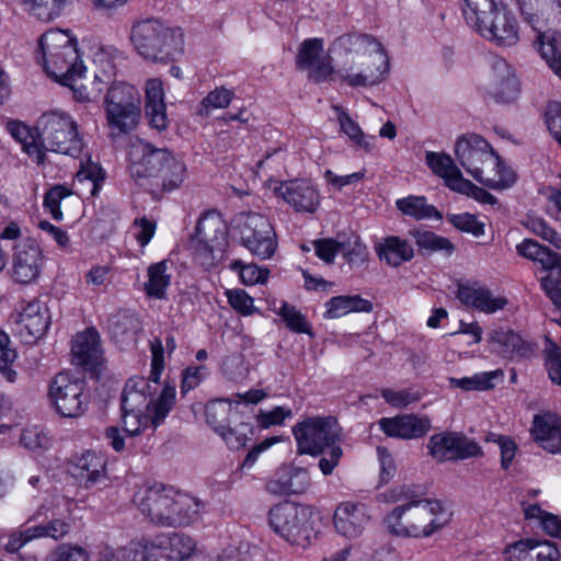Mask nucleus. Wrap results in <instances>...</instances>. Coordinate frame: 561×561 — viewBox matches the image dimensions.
<instances>
[{"instance_id": "f257e3e1", "label": "nucleus", "mask_w": 561, "mask_h": 561, "mask_svg": "<svg viewBox=\"0 0 561 561\" xmlns=\"http://www.w3.org/2000/svg\"><path fill=\"white\" fill-rule=\"evenodd\" d=\"M163 368V344L160 340L156 339L151 342V370L149 378H129L122 392V422L124 431L128 435H139L150 425L156 428L172 410L175 403L174 386H164L158 398L156 400L152 398Z\"/></svg>"}, {"instance_id": "f03ea898", "label": "nucleus", "mask_w": 561, "mask_h": 561, "mask_svg": "<svg viewBox=\"0 0 561 561\" xmlns=\"http://www.w3.org/2000/svg\"><path fill=\"white\" fill-rule=\"evenodd\" d=\"M424 489L416 484L397 485L383 494L391 503H401L383 518L387 531L401 538H427L445 527L450 513L437 500L423 499Z\"/></svg>"}, {"instance_id": "7ed1b4c3", "label": "nucleus", "mask_w": 561, "mask_h": 561, "mask_svg": "<svg viewBox=\"0 0 561 561\" xmlns=\"http://www.w3.org/2000/svg\"><path fill=\"white\" fill-rule=\"evenodd\" d=\"M331 51L344 58L335 75L352 88L378 84L388 71V58L381 44L368 34H344Z\"/></svg>"}, {"instance_id": "20e7f679", "label": "nucleus", "mask_w": 561, "mask_h": 561, "mask_svg": "<svg viewBox=\"0 0 561 561\" xmlns=\"http://www.w3.org/2000/svg\"><path fill=\"white\" fill-rule=\"evenodd\" d=\"M38 46L46 73L68 87L77 101L92 102L99 98L103 89L98 87L88 91L83 83L87 68L80 59L76 41L67 33L48 31L41 36Z\"/></svg>"}, {"instance_id": "39448f33", "label": "nucleus", "mask_w": 561, "mask_h": 561, "mask_svg": "<svg viewBox=\"0 0 561 561\" xmlns=\"http://www.w3.org/2000/svg\"><path fill=\"white\" fill-rule=\"evenodd\" d=\"M297 443V453L322 457L319 469L324 476H330L339 466L343 456L341 447V427L333 416H309L293 427Z\"/></svg>"}, {"instance_id": "423d86ee", "label": "nucleus", "mask_w": 561, "mask_h": 561, "mask_svg": "<svg viewBox=\"0 0 561 561\" xmlns=\"http://www.w3.org/2000/svg\"><path fill=\"white\" fill-rule=\"evenodd\" d=\"M455 154L465 170L481 183L493 188H504L515 182V174L504 170L500 157L489 142L477 134L459 137L455 145Z\"/></svg>"}, {"instance_id": "0eeeda50", "label": "nucleus", "mask_w": 561, "mask_h": 561, "mask_svg": "<svg viewBox=\"0 0 561 561\" xmlns=\"http://www.w3.org/2000/svg\"><path fill=\"white\" fill-rule=\"evenodd\" d=\"M271 529L291 546L307 548L317 539L318 518L313 511L305 505L283 502L268 511Z\"/></svg>"}, {"instance_id": "6e6552de", "label": "nucleus", "mask_w": 561, "mask_h": 561, "mask_svg": "<svg viewBox=\"0 0 561 561\" xmlns=\"http://www.w3.org/2000/svg\"><path fill=\"white\" fill-rule=\"evenodd\" d=\"M130 41L139 55L153 62L173 60L183 50L182 35L156 19L135 23Z\"/></svg>"}, {"instance_id": "1a4fd4ad", "label": "nucleus", "mask_w": 561, "mask_h": 561, "mask_svg": "<svg viewBox=\"0 0 561 561\" xmlns=\"http://www.w3.org/2000/svg\"><path fill=\"white\" fill-rule=\"evenodd\" d=\"M227 227L219 213H204L191 236L188 248L195 260L205 268H210L221 259L226 245Z\"/></svg>"}, {"instance_id": "9d476101", "label": "nucleus", "mask_w": 561, "mask_h": 561, "mask_svg": "<svg viewBox=\"0 0 561 561\" xmlns=\"http://www.w3.org/2000/svg\"><path fill=\"white\" fill-rule=\"evenodd\" d=\"M43 151L50 150L57 153L79 157L84 144L78 133V125L66 113L49 112L43 114L38 121Z\"/></svg>"}, {"instance_id": "9b49d317", "label": "nucleus", "mask_w": 561, "mask_h": 561, "mask_svg": "<svg viewBox=\"0 0 561 561\" xmlns=\"http://www.w3.org/2000/svg\"><path fill=\"white\" fill-rule=\"evenodd\" d=\"M234 222L242 245L253 255L262 260L273 256L277 248V239L266 216L255 211L240 213Z\"/></svg>"}, {"instance_id": "f8f14e48", "label": "nucleus", "mask_w": 561, "mask_h": 561, "mask_svg": "<svg viewBox=\"0 0 561 561\" xmlns=\"http://www.w3.org/2000/svg\"><path fill=\"white\" fill-rule=\"evenodd\" d=\"M84 381L64 371L57 374L49 385V398L56 411L65 417H78L85 408Z\"/></svg>"}, {"instance_id": "ddd939ff", "label": "nucleus", "mask_w": 561, "mask_h": 561, "mask_svg": "<svg viewBox=\"0 0 561 561\" xmlns=\"http://www.w3.org/2000/svg\"><path fill=\"white\" fill-rule=\"evenodd\" d=\"M170 154L171 151L167 148H156L142 140L134 142L128 153L131 178L138 185L150 190Z\"/></svg>"}, {"instance_id": "4468645a", "label": "nucleus", "mask_w": 561, "mask_h": 561, "mask_svg": "<svg viewBox=\"0 0 561 561\" xmlns=\"http://www.w3.org/2000/svg\"><path fill=\"white\" fill-rule=\"evenodd\" d=\"M11 319L15 324L16 333L26 344H32L42 337L50 324L48 308L38 299L21 302Z\"/></svg>"}, {"instance_id": "2eb2a0df", "label": "nucleus", "mask_w": 561, "mask_h": 561, "mask_svg": "<svg viewBox=\"0 0 561 561\" xmlns=\"http://www.w3.org/2000/svg\"><path fill=\"white\" fill-rule=\"evenodd\" d=\"M174 489L162 484L140 488L134 495V503L144 515L160 526H170Z\"/></svg>"}, {"instance_id": "dca6fc26", "label": "nucleus", "mask_w": 561, "mask_h": 561, "mask_svg": "<svg viewBox=\"0 0 561 561\" xmlns=\"http://www.w3.org/2000/svg\"><path fill=\"white\" fill-rule=\"evenodd\" d=\"M427 447L430 455L439 462L462 460L482 454L474 440L457 433L433 435Z\"/></svg>"}, {"instance_id": "f3484780", "label": "nucleus", "mask_w": 561, "mask_h": 561, "mask_svg": "<svg viewBox=\"0 0 561 561\" xmlns=\"http://www.w3.org/2000/svg\"><path fill=\"white\" fill-rule=\"evenodd\" d=\"M473 28L499 46H513L518 42V23L502 3Z\"/></svg>"}, {"instance_id": "a211bd4d", "label": "nucleus", "mask_w": 561, "mask_h": 561, "mask_svg": "<svg viewBox=\"0 0 561 561\" xmlns=\"http://www.w3.org/2000/svg\"><path fill=\"white\" fill-rule=\"evenodd\" d=\"M147 553L157 561L158 556L170 560L182 561L188 559L195 551V541L184 534H158L142 538Z\"/></svg>"}, {"instance_id": "6ab92c4d", "label": "nucleus", "mask_w": 561, "mask_h": 561, "mask_svg": "<svg viewBox=\"0 0 561 561\" xmlns=\"http://www.w3.org/2000/svg\"><path fill=\"white\" fill-rule=\"evenodd\" d=\"M488 92L497 103L514 102L519 95L518 80L506 60L494 58L489 75Z\"/></svg>"}, {"instance_id": "aec40b11", "label": "nucleus", "mask_w": 561, "mask_h": 561, "mask_svg": "<svg viewBox=\"0 0 561 561\" xmlns=\"http://www.w3.org/2000/svg\"><path fill=\"white\" fill-rule=\"evenodd\" d=\"M275 194L296 211L312 214L320 205L318 190L306 180L282 182L275 187Z\"/></svg>"}, {"instance_id": "412c9836", "label": "nucleus", "mask_w": 561, "mask_h": 561, "mask_svg": "<svg viewBox=\"0 0 561 561\" xmlns=\"http://www.w3.org/2000/svg\"><path fill=\"white\" fill-rule=\"evenodd\" d=\"M323 43L319 38H309L301 43L296 56V64L300 70H308L309 78L321 82L334 73L330 61L322 58Z\"/></svg>"}, {"instance_id": "4be33fe9", "label": "nucleus", "mask_w": 561, "mask_h": 561, "mask_svg": "<svg viewBox=\"0 0 561 561\" xmlns=\"http://www.w3.org/2000/svg\"><path fill=\"white\" fill-rule=\"evenodd\" d=\"M42 265V251L33 240H24L15 247L12 276L15 282L28 284L37 278Z\"/></svg>"}, {"instance_id": "5701e85b", "label": "nucleus", "mask_w": 561, "mask_h": 561, "mask_svg": "<svg viewBox=\"0 0 561 561\" xmlns=\"http://www.w3.org/2000/svg\"><path fill=\"white\" fill-rule=\"evenodd\" d=\"M379 426L387 436L402 439L420 438L426 435L432 428L430 417L417 414L382 417L379 421Z\"/></svg>"}, {"instance_id": "b1692460", "label": "nucleus", "mask_w": 561, "mask_h": 561, "mask_svg": "<svg viewBox=\"0 0 561 561\" xmlns=\"http://www.w3.org/2000/svg\"><path fill=\"white\" fill-rule=\"evenodd\" d=\"M370 520L366 505L362 503H341L333 516L336 531L346 538H357L363 534Z\"/></svg>"}, {"instance_id": "393cba45", "label": "nucleus", "mask_w": 561, "mask_h": 561, "mask_svg": "<svg viewBox=\"0 0 561 561\" xmlns=\"http://www.w3.org/2000/svg\"><path fill=\"white\" fill-rule=\"evenodd\" d=\"M530 434L542 449L561 454V414L550 411L536 414Z\"/></svg>"}, {"instance_id": "a878e982", "label": "nucleus", "mask_w": 561, "mask_h": 561, "mask_svg": "<svg viewBox=\"0 0 561 561\" xmlns=\"http://www.w3.org/2000/svg\"><path fill=\"white\" fill-rule=\"evenodd\" d=\"M522 15L534 30L561 24L560 0H517Z\"/></svg>"}, {"instance_id": "bb28decb", "label": "nucleus", "mask_w": 561, "mask_h": 561, "mask_svg": "<svg viewBox=\"0 0 561 561\" xmlns=\"http://www.w3.org/2000/svg\"><path fill=\"white\" fill-rule=\"evenodd\" d=\"M457 297L463 305L485 313H493L507 305L505 297L494 296L490 289L478 284L459 285Z\"/></svg>"}, {"instance_id": "cd10ccee", "label": "nucleus", "mask_w": 561, "mask_h": 561, "mask_svg": "<svg viewBox=\"0 0 561 561\" xmlns=\"http://www.w3.org/2000/svg\"><path fill=\"white\" fill-rule=\"evenodd\" d=\"M146 116L152 128L163 131L169 127L162 81L150 79L146 83Z\"/></svg>"}, {"instance_id": "c85d7f7f", "label": "nucleus", "mask_w": 561, "mask_h": 561, "mask_svg": "<svg viewBox=\"0 0 561 561\" xmlns=\"http://www.w3.org/2000/svg\"><path fill=\"white\" fill-rule=\"evenodd\" d=\"M105 466L103 455L88 450L76 458L70 473L80 484L89 488L105 477Z\"/></svg>"}, {"instance_id": "c756f323", "label": "nucleus", "mask_w": 561, "mask_h": 561, "mask_svg": "<svg viewBox=\"0 0 561 561\" xmlns=\"http://www.w3.org/2000/svg\"><path fill=\"white\" fill-rule=\"evenodd\" d=\"M72 354L80 366L98 365L102 356L99 333L94 329H87L77 334L72 343Z\"/></svg>"}, {"instance_id": "7c9ffc66", "label": "nucleus", "mask_w": 561, "mask_h": 561, "mask_svg": "<svg viewBox=\"0 0 561 561\" xmlns=\"http://www.w3.org/2000/svg\"><path fill=\"white\" fill-rule=\"evenodd\" d=\"M7 127L11 136L22 145L23 151L37 164L45 162V153L43 151V144L41 142V130H38V126L32 129L22 122H10Z\"/></svg>"}, {"instance_id": "2f4dec72", "label": "nucleus", "mask_w": 561, "mask_h": 561, "mask_svg": "<svg viewBox=\"0 0 561 561\" xmlns=\"http://www.w3.org/2000/svg\"><path fill=\"white\" fill-rule=\"evenodd\" d=\"M540 56L552 72L561 79V34L550 28L535 30Z\"/></svg>"}, {"instance_id": "473e14b6", "label": "nucleus", "mask_w": 561, "mask_h": 561, "mask_svg": "<svg viewBox=\"0 0 561 561\" xmlns=\"http://www.w3.org/2000/svg\"><path fill=\"white\" fill-rule=\"evenodd\" d=\"M425 161L432 172L444 180L445 184L456 192V187L463 181L460 170L447 153L427 151Z\"/></svg>"}, {"instance_id": "72a5a7b5", "label": "nucleus", "mask_w": 561, "mask_h": 561, "mask_svg": "<svg viewBox=\"0 0 561 561\" xmlns=\"http://www.w3.org/2000/svg\"><path fill=\"white\" fill-rule=\"evenodd\" d=\"M377 254L388 265L398 267L413 259L414 249L407 240L397 236H390L385 238L378 245Z\"/></svg>"}, {"instance_id": "f704fd0d", "label": "nucleus", "mask_w": 561, "mask_h": 561, "mask_svg": "<svg viewBox=\"0 0 561 561\" xmlns=\"http://www.w3.org/2000/svg\"><path fill=\"white\" fill-rule=\"evenodd\" d=\"M169 527L184 526L198 518L203 504L199 500L174 490Z\"/></svg>"}, {"instance_id": "c9c22d12", "label": "nucleus", "mask_w": 561, "mask_h": 561, "mask_svg": "<svg viewBox=\"0 0 561 561\" xmlns=\"http://www.w3.org/2000/svg\"><path fill=\"white\" fill-rule=\"evenodd\" d=\"M162 170L159 171L157 179L150 190H162L165 192L173 191L181 186L186 176L185 163L176 158L172 152L168 158V162L163 163Z\"/></svg>"}, {"instance_id": "e433bc0d", "label": "nucleus", "mask_w": 561, "mask_h": 561, "mask_svg": "<svg viewBox=\"0 0 561 561\" xmlns=\"http://www.w3.org/2000/svg\"><path fill=\"white\" fill-rule=\"evenodd\" d=\"M107 327L112 336L119 342L134 340L141 330L138 316L130 310H121L113 314Z\"/></svg>"}, {"instance_id": "4c0bfd02", "label": "nucleus", "mask_w": 561, "mask_h": 561, "mask_svg": "<svg viewBox=\"0 0 561 561\" xmlns=\"http://www.w3.org/2000/svg\"><path fill=\"white\" fill-rule=\"evenodd\" d=\"M325 317L330 319L341 318L351 312H369L373 304L359 295H345L332 297L325 304Z\"/></svg>"}, {"instance_id": "58836bf2", "label": "nucleus", "mask_w": 561, "mask_h": 561, "mask_svg": "<svg viewBox=\"0 0 561 561\" xmlns=\"http://www.w3.org/2000/svg\"><path fill=\"white\" fill-rule=\"evenodd\" d=\"M104 108L106 125L113 134H128L139 123L141 110L108 106H104Z\"/></svg>"}, {"instance_id": "ea45409f", "label": "nucleus", "mask_w": 561, "mask_h": 561, "mask_svg": "<svg viewBox=\"0 0 561 561\" xmlns=\"http://www.w3.org/2000/svg\"><path fill=\"white\" fill-rule=\"evenodd\" d=\"M141 98L139 91L126 82L113 83L104 99V106L140 110Z\"/></svg>"}, {"instance_id": "a19ab883", "label": "nucleus", "mask_w": 561, "mask_h": 561, "mask_svg": "<svg viewBox=\"0 0 561 561\" xmlns=\"http://www.w3.org/2000/svg\"><path fill=\"white\" fill-rule=\"evenodd\" d=\"M396 205L403 215L410 216L416 220L442 218V214L435 206L428 204L424 196L410 195L408 197L397 199Z\"/></svg>"}, {"instance_id": "79ce46f5", "label": "nucleus", "mask_w": 561, "mask_h": 561, "mask_svg": "<svg viewBox=\"0 0 561 561\" xmlns=\"http://www.w3.org/2000/svg\"><path fill=\"white\" fill-rule=\"evenodd\" d=\"M96 561H154V559L147 553L141 539L125 547H105L100 551Z\"/></svg>"}, {"instance_id": "37998d69", "label": "nucleus", "mask_w": 561, "mask_h": 561, "mask_svg": "<svg viewBox=\"0 0 561 561\" xmlns=\"http://www.w3.org/2000/svg\"><path fill=\"white\" fill-rule=\"evenodd\" d=\"M286 480L271 481L268 490L282 494H300L310 485L308 471L302 468H288Z\"/></svg>"}, {"instance_id": "c03bdc74", "label": "nucleus", "mask_w": 561, "mask_h": 561, "mask_svg": "<svg viewBox=\"0 0 561 561\" xmlns=\"http://www.w3.org/2000/svg\"><path fill=\"white\" fill-rule=\"evenodd\" d=\"M171 276L168 274V264L161 261L148 267V282L145 284L149 297L164 299L170 285Z\"/></svg>"}, {"instance_id": "a18cd8bd", "label": "nucleus", "mask_w": 561, "mask_h": 561, "mask_svg": "<svg viewBox=\"0 0 561 561\" xmlns=\"http://www.w3.org/2000/svg\"><path fill=\"white\" fill-rule=\"evenodd\" d=\"M333 110L337 114V121L341 130L353 141L356 147L364 149L365 151H370L373 148L371 140L374 137L366 136L359 125L352 119V117L343 110L342 106L334 105Z\"/></svg>"}, {"instance_id": "49530a36", "label": "nucleus", "mask_w": 561, "mask_h": 561, "mask_svg": "<svg viewBox=\"0 0 561 561\" xmlns=\"http://www.w3.org/2000/svg\"><path fill=\"white\" fill-rule=\"evenodd\" d=\"M234 419H240L238 412L224 401L210 402L206 405V422L217 433L224 431Z\"/></svg>"}, {"instance_id": "de8ad7c7", "label": "nucleus", "mask_w": 561, "mask_h": 561, "mask_svg": "<svg viewBox=\"0 0 561 561\" xmlns=\"http://www.w3.org/2000/svg\"><path fill=\"white\" fill-rule=\"evenodd\" d=\"M252 434L253 430L251 424L242 422L240 419H234L232 424H228L218 435L230 450H240L247 446Z\"/></svg>"}, {"instance_id": "09e8293b", "label": "nucleus", "mask_w": 561, "mask_h": 561, "mask_svg": "<svg viewBox=\"0 0 561 561\" xmlns=\"http://www.w3.org/2000/svg\"><path fill=\"white\" fill-rule=\"evenodd\" d=\"M541 355L550 381L561 387V346L546 336Z\"/></svg>"}, {"instance_id": "8fccbe9b", "label": "nucleus", "mask_w": 561, "mask_h": 561, "mask_svg": "<svg viewBox=\"0 0 561 561\" xmlns=\"http://www.w3.org/2000/svg\"><path fill=\"white\" fill-rule=\"evenodd\" d=\"M410 236L414 238L420 250L444 252L447 255H450L455 250V247L449 239L438 236L432 231L411 230Z\"/></svg>"}, {"instance_id": "3c124183", "label": "nucleus", "mask_w": 561, "mask_h": 561, "mask_svg": "<svg viewBox=\"0 0 561 561\" xmlns=\"http://www.w3.org/2000/svg\"><path fill=\"white\" fill-rule=\"evenodd\" d=\"M499 371L478 373L470 377L448 378V382L453 388H459L465 391H484L493 388V379Z\"/></svg>"}, {"instance_id": "603ef678", "label": "nucleus", "mask_w": 561, "mask_h": 561, "mask_svg": "<svg viewBox=\"0 0 561 561\" xmlns=\"http://www.w3.org/2000/svg\"><path fill=\"white\" fill-rule=\"evenodd\" d=\"M274 311L283 319L290 331L308 335L312 334L311 325L307 318L295 306L282 301L280 307L278 309L274 308Z\"/></svg>"}, {"instance_id": "864d4df0", "label": "nucleus", "mask_w": 561, "mask_h": 561, "mask_svg": "<svg viewBox=\"0 0 561 561\" xmlns=\"http://www.w3.org/2000/svg\"><path fill=\"white\" fill-rule=\"evenodd\" d=\"M26 10L41 21L49 22L58 18L66 0H21Z\"/></svg>"}, {"instance_id": "5fc2aeb1", "label": "nucleus", "mask_w": 561, "mask_h": 561, "mask_svg": "<svg viewBox=\"0 0 561 561\" xmlns=\"http://www.w3.org/2000/svg\"><path fill=\"white\" fill-rule=\"evenodd\" d=\"M463 15L471 27L481 25V21L490 18V14L500 5L495 0H463Z\"/></svg>"}, {"instance_id": "6e6d98bb", "label": "nucleus", "mask_w": 561, "mask_h": 561, "mask_svg": "<svg viewBox=\"0 0 561 561\" xmlns=\"http://www.w3.org/2000/svg\"><path fill=\"white\" fill-rule=\"evenodd\" d=\"M234 93L224 87L210 91L201 102L197 114L204 117L210 115L214 110L226 108L231 103Z\"/></svg>"}, {"instance_id": "4d7b16f0", "label": "nucleus", "mask_w": 561, "mask_h": 561, "mask_svg": "<svg viewBox=\"0 0 561 561\" xmlns=\"http://www.w3.org/2000/svg\"><path fill=\"white\" fill-rule=\"evenodd\" d=\"M523 225L536 236L551 243L556 249H561V236L545 219L535 215H527Z\"/></svg>"}, {"instance_id": "13d9d810", "label": "nucleus", "mask_w": 561, "mask_h": 561, "mask_svg": "<svg viewBox=\"0 0 561 561\" xmlns=\"http://www.w3.org/2000/svg\"><path fill=\"white\" fill-rule=\"evenodd\" d=\"M490 339L505 346L508 352L518 356H525L533 351L531 346L525 343L522 337L513 331L495 330L491 333Z\"/></svg>"}, {"instance_id": "bf43d9fd", "label": "nucleus", "mask_w": 561, "mask_h": 561, "mask_svg": "<svg viewBox=\"0 0 561 561\" xmlns=\"http://www.w3.org/2000/svg\"><path fill=\"white\" fill-rule=\"evenodd\" d=\"M105 174L102 168L88 159L85 162H80V169L76 173V180L78 183L88 181L91 183V195H96L101 184L103 183Z\"/></svg>"}, {"instance_id": "052dcab7", "label": "nucleus", "mask_w": 561, "mask_h": 561, "mask_svg": "<svg viewBox=\"0 0 561 561\" xmlns=\"http://www.w3.org/2000/svg\"><path fill=\"white\" fill-rule=\"evenodd\" d=\"M15 358L16 352L11 347L9 335L0 330V373L10 382L16 379V371L11 368Z\"/></svg>"}, {"instance_id": "680f3d73", "label": "nucleus", "mask_w": 561, "mask_h": 561, "mask_svg": "<svg viewBox=\"0 0 561 561\" xmlns=\"http://www.w3.org/2000/svg\"><path fill=\"white\" fill-rule=\"evenodd\" d=\"M230 268L239 273L244 285L265 283L268 278V270L261 268L255 264H243L240 260L232 261Z\"/></svg>"}, {"instance_id": "e2e57ef3", "label": "nucleus", "mask_w": 561, "mask_h": 561, "mask_svg": "<svg viewBox=\"0 0 561 561\" xmlns=\"http://www.w3.org/2000/svg\"><path fill=\"white\" fill-rule=\"evenodd\" d=\"M71 529V524L65 518H53L46 524L33 526V533L37 538L48 537L54 540L64 539Z\"/></svg>"}, {"instance_id": "0e129e2a", "label": "nucleus", "mask_w": 561, "mask_h": 561, "mask_svg": "<svg viewBox=\"0 0 561 561\" xmlns=\"http://www.w3.org/2000/svg\"><path fill=\"white\" fill-rule=\"evenodd\" d=\"M541 288L551 301L561 309V259L560 264L556 265L548 276L541 279Z\"/></svg>"}, {"instance_id": "69168bd1", "label": "nucleus", "mask_w": 561, "mask_h": 561, "mask_svg": "<svg viewBox=\"0 0 561 561\" xmlns=\"http://www.w3.org/2000/svg\"><path fill=\"white\" fill-rule=\"evenodd\" d=\"M381 396L386 400L388 404L393 408L402 409L412 403L417 402L421 399V396L416 391H412L410 389L403 390H392L389 388L381 390Z\"/></svg>"}, {"instance_id": "338daca9", "label": "nucleus", "mask_w": 561, "mask_h": 561, "mask_svg": "<svg viewBox=\"0 0 561 561\" xmlns=\"http://www.w3.org/2000/svg\"><path fill=\"white\" fill-rule=\"evenodd\" d=\"M70 195V191L65 186L56 185L50 188L44 196V206L48 209L51 217L61 221L64 218L62 211L60 209V203L64 198Z\"/></svg>"}, {"instance_id": "774afa93", "label": "nucleus", "mask_w": 561, "mask_h": 561, "mask_svg": "<svg viewBox=\"0 0 561 561\" xmlns=\"http://www.w3.org/2000/svg\"><path fill=\"white\" fill-rule=\"evenodd\" d=\"M230 306L242 316H251L257 311L253 298L243 289H232L226 293Z\"/></svg>"}]
</instances>
